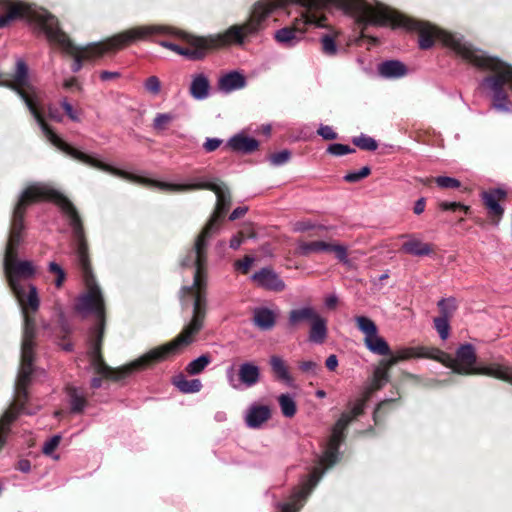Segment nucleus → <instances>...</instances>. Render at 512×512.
Segmentation results:
<instances>
[{"label":"nucleus","mask_w":512,"mask_h":512,"mask_svg":"<svg viewBox=\"0 0 512 512\" xmlns=\"http://www.w3.org/2000/svg\"><path fill=\"white\" fill-rule=\"evenodd\" d=\"M104 171L126 180L155 187L163 191L208 189L212 190L217 197L216 210L212 214L206 226L203 228L202 232L196 238L194 247L181 261V265L183 267L195 266L192 285L184 286L180 291L182 305L185 304L187 297L191 298L193 301L191 320L184 326L182 332L174 340L149 350L138 359L132 361L131 364L125 368L127 371L148 369L159 362L167 360L170 356L180 353L184 348L194 342L196 335L204 327V321L207 315V277L205 271L207 246L209 240L219 231V219L223 216L230 205V192L223 183L197 182L190 184H174L130 174L112 166L111 170Z\"/></svg>","instance_id":"1"},{"label":"nucleus","mask_w":512,"mask_h":512,"mask_svg":"<svg viewBox=\"0 0 512 512\" xmlns=\"http://www.w3.org/2000/svg\"><path fill=\"white\" fill-rule=\"evenodd\" d=\"M272 10L288 4H298L305 9L300 18L293 21L291 26L277 30L274 38L280 45L292 48L305 38L306 26L315 25L323 27L325 17L318 16L321 9L337 8L345 12L355 13L360 22L366 25H390L394 28L402 27L415 30L419 33V46L429 49L433 46L434 26L426 22L416 21L392 10L382 4L367 0H276L274 4L268 3Z\"/></svg>","instance_id":"2"},{"label":"nucleus","mask_w":512,"mask_h":512,"mask_svg":"<svg viewBox=\"0 0 512 512\" xmlns=\"http://www.w3.org/2000/svg\"><path fill=\"white\" fill-rule=\"evenodd\" d=\"M5 14L0 16V28H4L16 19H26L42 31L47 39L57 44L64 52L74 57L72 71L82 68L83 60H94L109 53L105 41L90 43L83 47L75 46L69 37L59 28L57 19L45 9L21 1L3 0Z\"/></svg>","instance_id":"3"},{"label":"nucleus","mask_w":512,"mask_h":512,"mask_svg":"<svg viewBox=\"0 0 512 512\" xmlns=\"http://www.w3.org/2000/svg\"><path fill=\"white\" fill-rule=\"evenodd\" d=\"M439 40L443 45L451 48L463 59L469 61L478 68L489 70L492 76L482 80L481 85L489 90L493 98V108L501 112H509V101L504 85H509L512 90V66L497 58L488 56L485 52L474 49L463 37L448 33L434 27L433 42Z\"/></svg>","instance_id":"4"},{"label":"nucleus","mask_w":512,"mask_h":512,"mask_svg":"<svg viewBox=\"0 0 512 512\" xmlns=\"http://www.w3.org/2000/svg\"><path fill=\"white\" fill-rule=\"evenodd\" d=\"M13 89L17 91L23 99L29 111L41 128L47 140L56 148L63 151L72 158L79 160L87 165L100 170H111V166L98 160L97 158L83 153L64 142L50 127L46 124L40 107L42 104V93L29 83L28 67L26 63L19 59L16 62V71L13 77Z\"/></svg>","instance_id":"5"},{"label":"nucleus","mask_w":512,"mask_h":512,"mask_svg":"<svg viewBox=\"0 0 512 512\" xmlns=\"http://www.w3.org/2000/svg\"><path fill=\"white\" fill-rule=\"evenodd\" d=\"M272 8L265 1L254 6L248 20L242 25H233L220 34L209 37H195L192 44L201 50H208L228 45H242L245 38L258 34L265 28V21Z\"/></svg>","instance_id":"6"},{"label":"nucleus","mask_w":512,"mask_h":512,"mask_svg":"<svg viewBox=\"0 0 512 512\" xmlns=\"http://www.w3.org/2000/svg\"><path fill=\"white\" fill-rule=\"evenodd\" d=\"M440 353L443 354V356L435 358V361H438L452 369V371L457 374H482L495 377L512 384V366L510 365L493 363L485 367H476V354L474 347L471 344L461 345L457 349L455 357L442 350H440Z\"/></svg>","instance_id":"7"},{"label":"nucleus","mask_w":512,"mask_h":512,"mask_svg":"<svg viewBox=\"0 0 512 512\" xmlns=\"http://www.w3.org/2000/svg\"><path fill=\"white\" fill-rule=\"evenodd\" d=\"M370 396L363 393V396L354 402L349 403V411L341 414L338 421L332 428L331 436L327 443L326 449L320 457V465L325 468L331 467L339 459L338 448L344 439V431L346 427L353 421L354 418L362 414L365 403Z\"/></svg>","instance_id":"8"},{"label":"nucleus","mask_w":512,"mask_h":512,"mask_svg":"<svg viewBox=\"0 0 512 512\" xmlns=\"http://www.w3.org/2000/svg\"><path fill=\"white\" fill-rule=\"evenodd\" d=\"M170 33H172V29L168 26L144 25L132 27L118 34H115L104 41L109 52H114L123 49L125 46L137 41H146L153 35Z\"/></svg>","instance_id":"9"},{"label":"nucleus","mask_w":512,"mask_h":512,"mask_svg":"<svg viewBox=\"0 0 512 512\" xmlns=\"http://www.w3.org/2000/svg\"><path fill=\"white\" fill-rule=\"evenodd\" d=\"M355 322L358 329L364 334V344L371 353L380 356L391 355L389 344L378 334V328L374 321L366 316H357Z\"/></svg>","instance_id":"10"},{"label":"nucleus","mask_w":512,"mask_h":512,"mask_svg":"<svg viewBox=\"0 0 512 512\" xmlns=\"http://www.w3.org/2000/svg\"><path fill=\"white\" fill-rule=\"evenodd\" d=\"M324 474V470L320 467L314 468L312 473L304 479L300 487L295 490L290 498L289 502L286 503H278L276 505L278 512H297L303 506V502L310 494L312 489L317 485L318 481Z\"/></svg>","instance_id":"11"},{"label":"nucleus","mask_w":512,"mask_h":512,"mask_svg":"<svg viewBox=\"0 0 512 512\" xmlns=\"http://www.w3.org/2000/svg\"><path fill=\"white\" fill-rule=\"evenodd\" d=\"M226 377L229 385L236 390L243 386L252 387L260 380V369L252 362H244L239 366L238 377L234 366L226 369Z\"/></svg>","instance_id":"12"},{"label":"nucleus","mask_w":512,"mask_h":512,"mask_svg":"<svg viewBox=\"0 0 512 512\" xmlns=\"http://www.w3.org/2000/svg\"><path fill=\"white\" fill-rule=\"evenodd\" d=\"M297 254L308 256L318 252H333L342 263L348 264L347 248L344 245L331 244L324 241L299 242L296 248Z\"/></svg>","instance_id":"13"},{"label":"nucleus","mask_w":512,"mask_h":512,"mask_svg":"<svg viewBox=\"0 0 512 512\" xmlns=\"http://www.w3.org/2000/svg\"><path fill=\"white\" fill-rule=\"evenodd\" d=\"M252 279L257 283L258 286L268 290L280 292L285 289L284 281L274 270L270 268H263L256 272L252 276Z\"/></svg>","instance_id":"14"},{"label":"nucleus","mask_w":512,"mask_h":512,"mask_svg":"<svg viewBox=\"0 0 512 512\" xmlns=\"http://www.w3.org/2000/svg\"><path fill=\"white\" fill-rule=\"evenodd\" d=\"M396 354L400 361L412 358H427L435 360V358L443 356V354L440 353V349L431 346L404 347L397 350Z\"/></svg>","instance_id":"15"},{"label":"nucleus","mask_w":512,"mask_h":512,"mask_svg":"<svg viewBox=\"0 0 512 512\" xmlns=\"http://www.w3.org/2000/svg\"><path fill=\"white\" fill-rule=\"evenodd\" d=\"M271 417V410L267 405L252 404L246 411L245 422L249 428H260Z\"/></svg>","instance_id":"16"},{"label":"nucleus","mask_w":512,"mask_h":512,"mask_svg":"<svg viewBox=\"0 0 512 512\" xmlns=\"http://www.w3.org/2000/svg\"><path fill=\"white\" fill-rule=\"evenodd\" d=\"M189 93L195 100H204L210 94V81L203 72L192 75Z\"/></svg>","instance_id":"17"},{"label":"nucleus","mask_w":512,"mask_h":512,"mask_svg":"<svg viewBox=\"0 0 512 512\" xmlns=\"http://www.w3.org/2000/svg\"><path fill=\"white\" fill-rule=\"evenodd\" d=\"M319 313L311 305H304L299 308L292 309L288 315V324L292 328L298 327L303 322L311 323Z\"/></svg>","instance_id":"18"},{"label":"nucleus","mask_w":512,"mask_h":512,"mask_svg":"<svg viewBox=\"0 0 512 512\" xmlns=\"http://www.w3.org/2000/svg\"><path fill=\"white\" fill-rule=\"evenodd\" d=\"M246 86V78L237 71L229 72L219 78L218 88L224 93L240 90Z\"/></svg>","instance_id":"19"},{"label":"nucleus","mask_w":512,"mask_h":512,"mask_svg":"<svg viewBox=\"0 0 512 512\" xmlns=\"http://www.w3.org/2000/svg\"><path fill=\"white\" fill-rule=\"evenodd\" d=\"M401 238L407 239V241L402 245V250L407 254L414 256H427L432 253V247L430 244L422 242L413 235H401Z\"/></svg>","instance_id":"20"},{"label":"nucleus","mask_w":512,"mask_h":512,"mask_svg":"<svg viewBox=\"0 0 512 512\" xmlns=\"http://www.w3.org/2000/svg\"><path fill=\"white\" fill-rule=\"evenodd\" d=\"M228 146L235 152L251 153L258 148L259 143L256 139L240 133L229 139Z\"/></svg>","instance_id":"21"},{"label":"nucleus","mask_w":512,"mask_h":512,"mask_svg":"<svg viewBox=\"0 0 512 512\" xmlns=\"http://www.w3.org/2000/svg\"><path fill=\"white\" fill-rule=\"evenodd\" d=\"M378 72L384 78L396 79L405 76L407 68L401 61L388 60L379 64Z\"/></svg>","instance_id":"22"},{"label":"nucleus","mask_w":512,"mask_h":512,"mask_svg":"<svg viewBox=\"0 0 512 512\" xmlns=\"http://www.w3.org/2000/svg\"><path fill=\"white\" fill-rule=\"evenodd\" d=\"M328 335L327 320L320 314L310 323L308 339L311 343L322 344Z\"/></svg>","instance_id":"23"},{"label":"nucleus","mask_w":512,"mask_h":512,"mask_svg":"<svg viewBox=\"0 0 512 512\" xmlns=\"http://www.w3.org/2000/svg\"><path fill=\"white\" fill-rule=\"evenodd\" d=\"M505 196L506 192L504 190L494 189L490 192H484L482 194V199L492 215L501 217L503 214V208L499 204V201L505 198Z\"/></svg>","instance_id":"24"},{"label":"nucleus","mask_w":512,"mask_h":512,"mask_svg":"<svg viewBox=\"0 0 512 512\" xmlns=\"http://www.w3.org/2000/svg\"><path fill=\"white\" fill-rule=\"evenodd\" d=\"M276 321V314L274 311L265 308L259 307L254 310L253 313V322L254 324L262 330H270L274 327Z\"/></svg>","instance_id":"25"},{"label":"nucleus","mask_w":512,"mask_h":512,"mask_svg":"<svg viewBox=\"0 0 512 512\" xmlns=\"http://www.w3.org/2000/svg\"><path fill=\"white\" fill-rule=\"evenodd\" d=\"M270 365L273 373L278 379L285 382L287 385H292L293 379L290 376L287 365L282 357L277 355L271 356Z\"/></svg>","instance_id":"26"},{"label":"nucleus","mask_w":512,"mask_h":512,"mask_svg":"<svg viewBox=\"0 0 512 512\" xmlns=\"http://www.w3.org/2000/svg\"><path fill=\"white\" fill-rule=\"evenodd\" d=\"M389 374L386 368L376 367L370 384L365 388L364 393L370 396L374 391L381 389L388 381Z\"/></svg>","instance_id":"27"},{"label":"nucleus","mask_w":512,"mask_h":512,"mask_svg":"<svg viewBox=\"0 0 512 512\" xmlns=\"http://www.w3.org/2000/svg\"><path fill=\"white\" fill-rule=\"evenodd\" d=\"M173 384L183 393H196L199 392L202 387V383L199 379L187 380L182 374L174 377Z\"/></svg>","instance_id":"28"},{"label":"nucleus","mask_w":512,"mask_h":512,"mask_svg":"<svg viewBox=\"0 0 512 512\" xmlns=\"http://www.w3.org/2000/svg\"><path fill=\"white\" fill-rule=\"evenodd\" d=\"M281 411L286 417H293L296 413V403L289 394H282L278 398Z\"/></svg>","instance_id":"29"},{"label":"nucleus","mask_w":512,"mask_h":512,"mask_svg":"<svg viewBox=\"0 0 512 512\" xmlns=\"http://www.w3.org/2000/svg\"><path fill=\"white\" fill-rule=\"evenodd\" d=\"M210 362L211 358L208 355H201L187 365L186 371L190 375H197L201 373L210 364Z\"/></svg>","instance_id":"30"},{"label":"nucleus","mask_w":512,"mask_h":512,"mask_svg":"<svg viewBox=\"0 0 512 512\" xmlns=\"http://www.w3.org/2000/svg\"><path fill=\"white\" fill-rule=\"evenodd\" d=\"M441 316L439 318L450 319L456 311L457 305L454 298H443L438 302Z\"/></svg>","instance_id":"31"},{"label":"nucleus","mask_w":512,"mask_h":512,"mask_svg":"<svg viewBox=\"0 0 512 512\" xmlns=\"http://www.w3.org/2000/svg\"><path fill=\"white\" fill-rule=\"evenodd\" d=\"M352 142L360 149L366 151H375L378 148L376 140L366 134H361L358 137H354Z\"/></svg>","instance_id":"32"},{"label":"nucleus","mask_w":512,"mask_h":512,"mask_svg":"<svg viewBox=\"0 0 512 512\" xmlns=\"http://www.w3.org/2000/svg\"><path fill=\"white\" fill-rule=\"evenodd\" d=\"M47 269L49 273L55 275L54 285L56 288H61L66 280V272L64 269L54 261L48 263Z\"/></svg>","instance_id":"33"},{"label":"nucleus","mask_w":512,"mask_h":512,"mask_svg":"<svg viewBox=\"0 0 512 512\" xmlns=\"http://www.w3.org/2000/svg\"><path fill=\"white\" fill-rule=\"evenodd\" d=\"M143 87L148 94L155 97L161 92V81L157 76L152 75L143 82Z\"/></svg>","instance_id":"34"},{"label":"nucleus","mask_w":512,"mask_h":512,"mask_svg":"<svg viewBox=\"0 0 512 512\" xmlns=\"http://www.w3.org/2000/svg\"><path fill=\"white\" fill-rule=\"evenodd\" d=\"M70 405L73 412H80L85 407V398L81 395L77 389L73 388L69 391Z\"/></svg>","instance_id":"35"},{"label":"nucleus","mask_w":512,"mask_h":512,"mask_svg":"<svg viewBox=\"0 0 512 512\" xmlns=\"http://www.w3.org/2000/svg\"><path fill=\"white\" fill-rule=\"evenodd\" d=\"M173 120L174 116L170 113H158L152 126L156 131H164Z\"/></svg>","instance_id":"36"},{"label":"nucleus","mask_w":512,"mask_h":512,"mask_svg":"<svg viewBox=\"0 0 512 512\" xmlns=\"http://www.w3.org/2000/svg\"><path fill=\"white\" fill-rule=\"evenodd\" d=\"M434 328L436 329L441 340H446L450 334V323L449 319L446 318H434Z\"/></svg>","instance_id":"37"},{"label":"nucleus","mask_w":512,"mask_h":512,"mask_svg":"<svg viewBox=\"0 0 512 512\" xmlns=\"http://www.w3.org/2000/svg\"><path fill=\"white\" fill-rule=\"evenodd\" d=\"M371 173V169L369 166H364L362 167L360 170L358 171H352V172H349L347 173L343 179L346 181V182H349V183H355V182H358L360 181L361 179L367 177L369 174Z\"/></svg>","instance_id":"38"},{"label":"nucleus","mask_w":512,"mask_h":512,"mask_svg":"<svg viewBox=\"0 0 512 512\" xmlns=\"http://www.w3.org/2000/svg\"><path fill=\"white\" fill-rule=\"evenodd\" d=\"M355 150L348 145L333 143L327 148V152L333 156H343L346 154L353 153Z\"/></svg>","instance_id":"39"},{"label":"nucleus","mask_w":512,"mask_h":512,"mask_svg":"<svg viewBox=\"0 0 512 512\" xmlns=\"http://www.w3.org/2000/svg\"><path fill=\"white\" fill-rule=\"evenodd\" d=\"M291 158V153L289 150L285 149L280 152L274 153L269 157L270 163L273 166H281L287 163Z\"/></svg>","instance_id":"40"},{"label":"nucleus","mask_w":512,"mask_h":512,"mask_svg":"<svg viewBox=\"0 0 512 512\" xmlns=\"http://www.w3.org/2000/svg\"><path fill=\"white\" fill-rule=\"evenodd\" d=\"M436 184L440 188L448 189V188H459L461 183L456 178L448 177V176H439L435 179Z\"/></svg>","instance_id":"41"},{"label":"nucleus","mask_w":512,"mask_h":512,"mask_svg":"<svg viewBox=\"0 0 512 512\" xmlns=\"http://www.w3.org/2000/svg\"><path fill=\"white\" fill-rule=\"evenodd\" d=\"M322 49L327 55H334L337 52V46L331 36L325 35L321 39Z\"/></svg>","instance_id":"42"},{"label":"nucleus","mask_w":512,"mask_h":512,"mask_svg":"<svg viewBox=\"0 0 512 512\" xmlns=\"http://www.w3.org/2000/svg\"><path fill=\"white\" fill-rule=\"evenodd\" d=\"M61 441L60 435H54L43 445L42 451L45 455H52L53 451L58 447Z\"/></svg>","instance_id":"43"},{"label":"nucleus","mask_w":512,"mask_h":512,"mask_svg":"<svg viewBox=\"0 0 512 512\" xmlns=\"http://www.w3.org/2000/svg\"><path fill=\"white\" fill-rule=\"evenodd\" d=\"M61 107L65 111L66 115L74 122H79V112L73 108V106L64 98L61 101Z\"/></svg>","instance_id":"44"},{"label":"nucleus","mask_w":512,"mask_h":512,"mask_svg":"<svg viewBox=\"0 0 512 512\" xmlns=\"http://www.w3.org/2000/svg\"><path fill=\"white\" fill-rule=\"evenodd\" d=\"M317 133L325 140H335L337 133L328 125H320Z\"/></svg>","instance_id":"45"},{"label":"nucleus","mask_w":512,"mask_h":512,"mask_svg":"<svg viewBox=\"0 0 512 512\" xmlns=\"http://www.w3.org/2000/svg\"><path fill=\"white\" fill-rule=\"evenodd\" d=\"M439 207L441 210L443 211H448V210H456V209H462L463 211L467 212L468 211V207L465 206L464 204H461L459 202H448V201H443L439 204Z\"/></svg>","instance_id":"46"},{"label":"nucleus","mask_w":512,"mask_h":512,"mask_svg":"<svg viewBox=\"0 0 512 512\" xmlns=\"http://www.w3.org/2000/svg\"><path fill=\"white\" fill-rule=\"evenodd\" d=\"M300 369L307 374L315 375L318 369V364L311 360L303 361L300 364Z\"/></svg>","instance_id":"47"},{"label":"nucleus","mask_w":512,"mask_h":512,"mask_svg":"<svg viewBox=\"0 0 512 512\" xmlns=\"http://www.w3.org/2000/svg\"><path fill=\"white\" fill-rule=\"evenodd\" d=\"M222 143V140L219 138H207L205 143L203 144L204 149L207 152L215 151Z\"/></svg>","instance_id":"48"},{"label":"nucleus","mask_w":512,"mask_h":512,"mask_svg":"<svg viewBox=\"0 0 512 512\" xmlns=\"http://www.w3.org/2000/svg\"><path fill=\"white\" fill-rule=\"evenodd\" d=\"M254 262V258L251 256H245L243 260H239L235 263L236 268L241 269L246 273Z\"/></svg>","instance_id":"49"},{"label":"nucleus","mask_w":512,"mask_h":512,"mask_svg":"<svg viewBox=\"0 0 512 512\" xmlns=\"http://www.w3.org/2000/svg\"><path fill=\"white\" fill-rule=\"evenodd\" d=\"M162 47H165L169 50H172L180 55H187L188 52L184 49H182L181 47H179L178 45L174 44V43H171V42H167V41H161L159 43Z\"/></svg>","instance_id":"50"},{"label":"nucleus","mask_w":512,"mask_h":512,"mask_svg":"<svg viewBox=\"0 0 512 512\" xmlns=\"http://www.w3.org/2000/svg\"><path fill=\"white\" fill-rule=\"evenodd\" d=\"M48 115L52 120L56 122H61L63 119L62 114L59 112V109L54 105L48 106Z\"/></svg>","instance_id":"51"},{"label":"nucleus","mask_w":512,"mask_h":512,"mask_svg":"<svg viewBox=\"0 0 512 512\" xmlns=\"http://www.w3.org/2000/svg\"><path fill=\"white\" fill-rule=\"evenodd\" d=\"M243 241H244V235H243V233H239L238 235H235L231 238L229 246H230V248L236 250L241 246Z\"/></svg>","instance_id":"52"},{"label":"nucleus","mask_w":512,"mask_h":512,"mask_svg":"<svg viewBox=\"0 0 512 512\" xmlns=\"http://www.w3.org/2000/svg\"><path fill=\"white\" fill-rule=\"evenodd\" d=\"M100 79L102 81H109L120 77V73L117 71H102L100 73Z\"/></svg>","instance_id":"53"},{"label":"nucleus","mask_w":512,"mask_h":512,"mask_svg":"<svg viewBox=\"0 0 512 512\" xmlns=\"http://www.w3.org/2000/svg\"><path fill=\"white\" fill-rule=\"evenodd\" d=\"M325 365L328 370L334 371L338 366V358L336 355L332 354L328 356V358L325 361Z\"/></svg>","instance_id":"54"},{"label":"nucleus","mask_w":512,"mask_h":512,"mask_svg":"<svg viewBox=\"0 0 512 512\" xmlns=\"http://www.w3.org/2000/svg\"><path fill=\"white\" fill-rule=\"evenodd\" d=\"M247 207H237L235 208L232 213L229 216V219L231 221L238 219L239 217L243 216L247 212Z\"/></svg>","instance_id":"55"},{"label":"nucleus","mask_w":512,"mask_h":512,"mask_svg":"<svg viewBox=\"0 0 512 512\" xmlns=\"http://www.w3.org/2000/svg\"><path fill=\"white\" fill-rule=\"evenodd\" d=\"M425 206H426L425 198L418 199L414 205V209H413L414 213L416 215L422 214L425 210Z\"/></svg>","instance_id":"56"},{"label":"nucleus","mask_w":512,"mask_h":512,"mask_svg":"<svg viewBox=\"0 0 512 512\" xmlns=\"http://www.w3.org/2000/svg\"><path fill=\"white\" fill-rule=\"evenodd\" d=\"M398 362H400V359H398V356L395 352L393 355H391V357L388 360L382 362L381 367L386 368L388 370L390 367L394 366Z\"/></svg>","instance_id":"57"},{"label":"nucleus","mask_w":512,"mask_h":512,"mask_svg":"<svg viewBox=\"0 0 512 512\" xmlns=\"http://www.w3.org/2000/svg\"><path fill=\"white\" fill-rule=\"evenodd\" d=\"M338 303V297L335 294H331L325 299V306L329 309H333L336 307Z\"/></svg>","instance_id":"58"},{"label":"nucleus","mask_w":512,"mask_h":512,"mask_svg":"<svg viewBox=\"0 0 512 512\" xmlns=\"http://www.w3.org/2000/svg\"><path fill=\"white\" fill-rule=\"evenodd\" d=\"M313 226L307 222H296L294 225V230L298 232H303L311 229Z\"/></svg>","instance_id":"59"},{"label":"nucleus","mask_w":512,"mask_h":512,"mask_svg":"<svg viewBox=\"0 0 512 512\" xmlns=\"http://www.w3.org/2000/svg\"><path fill=\"white\" fill-rule=\"evenodd\" d=\"M102 380L101 378L95 377L91 380V385L93 388H99L101 386Z\"/></svg>","instance_id":"60"},{"label":"nucleus","mask_w":512,"mask_h":512,"mask_svg":"<svg viewBox=\"0 0 512 512\" xmlns=\"http://www.w3.org/2000/svg\"><path fill=\"white\" fill-rule=\"evenodd\" d=\"M75 84H76V79L75 78H70L68 80H65L63 85H64L65 88H71Z\"/></svg>","instance_id":"61"},{"label":"nucleus","mask_w":512,"mask_h":512,"mask_svg":"<svg viewBox=\"0 0 512 512\" xmlns=\"http://www.w3.org/2000/svg\"><path fill=\"white\" fill-rule=\"evenodd\" d=\"M20 469L24 472H28L29 469H30V466H29V463L28 462H21L20 463Z\"/></svg>","instance_id":"62"},{"label":"nucleus","mask_w":512,"mask_h":512,"mask_svg":"<svg viewBox=\"0 0 512 512\" xmlns=\"http://www.w3.org/2000/svg\"><path fill=\"white\" fill-rule=\"evenodd\" d=\"M316 396L319 398H324L326 396V393L323 390H318L316 391Z\"/></svg>","instance_id":"63"},{"label":"nucleus","mask_w":512,"mask_h":512,"mask_svg":"<svg viewBox=\"0 0 512 512\" xmlns=\"http://www.w3.org/2000/svg\"><path fill=\"white\" fill-rule=\"evenodd\" d=\"M216 417H217L218 420H223V419H225V414L224 413H218Z\"/></svg>","instance_id":"64"}]
</instances>
